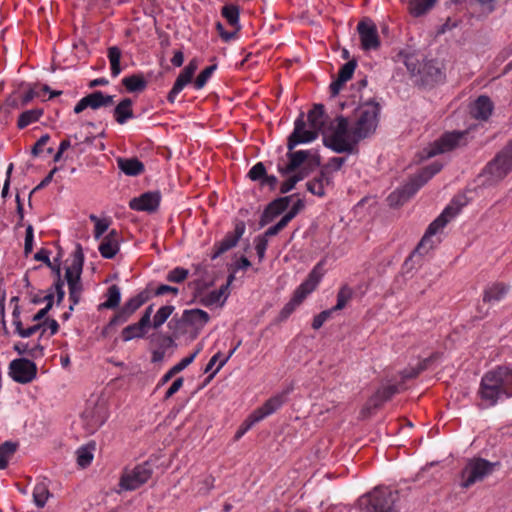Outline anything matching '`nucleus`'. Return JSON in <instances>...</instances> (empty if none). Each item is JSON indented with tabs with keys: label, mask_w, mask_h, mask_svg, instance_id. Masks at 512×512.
<instances>
[{
	"label": "nucleus",
	"mask_w": 512,
	"mask_h": 512,
	"mask_svg": "<svg viewBox=\"0 0 512 512\" xmlns=\"http://www.w3.org/2000/svg\"><path fill=\"white\" fill-rule=\"evenodd\" d=\"M43 113L44 111L42 108H34L24 111L18 117L17 127L19 129L26 128L30 124L37 122L41 118Z\"/></svg>",
	"instance_id": "34"
},
{
	"label": "nucleus",
	"mask_w": 512,
	"mask_h": 512,
	"mask_svg": "<svg viewBox=\"0 0 512 512\" xmlns=\"http://www.w3.org/2000/svg\"><path fill=\"white\" fill-rule=\"evenodd\" d=\"M463 204L457 200H453L442 213L429 224L421 241L417 245L415 252L424 255L433 249L435 242L432 237L441 231L461 210Z\"/></svg>",
	"instance_id": "6"
},
{
	"label": "nucleus",
	"mask_w": 512,
	"mask_h": 512,
	"mask_svg": "<svg viewBox=\"0 0 512 512\" xmlns=\"http://www.w3.org/2000/svg\"><path fill=\"white\" fill-rule=\"evenodd\" d=\"M114 103L112 95H106L101 91H95L81 98L74 107V112L79 114L87 108L97 110L102 107L111 106Z\"/></svg>",
	"instance_id": "15"
},
{
	"label": "nucleus",
	"mask_w": 512,
	"mask_h": 512,
	"mask_svg": "<svg viewBox=\"0 0 512 512\" xmlns=\"http://www.w3.org/2000/svg\"><path fill=\"white\" fill-rule=\"evenodd\" d=\"M18 444L11 441H6L0 445V469H5L9 460L16 452Z\"/></svg>",
	"instance_id": "39"
},
{
	"label": "nucleus",
	"mask_w": 512,
	"mask_h": 512,
	"mask_svg": "<svg viewBox=\"0 0 512 512\" xmlns=\"http://www.w3.org/2000/svg\"><path fill=\"white\" fill-rule=\"evenodd\" d=\"M43 326H45V323H36L35 325H32L28 328H23L22 326L21 329L17 331V334L22 338H28L34 335L35 333L39 332L40 329L43 328Z\"/></svg>",
	"instance_id": "59"
},
{
	"label": "nucleus",
	"mask_w": 512,
	"mask_h": 512,
	"mask_svg": "<svg viewBox=\"0 0 512 512\" xmlns=\"http://www.w3.org/2000/svg\"><path fill=\"white\" fill-rule=\"evenodd\" d=\"M36 374V364L26 358L15 359L9 365V375L18 383H30Z\"/></svg>",
	"instance_id": "11"
},
{
	"label": "nucleus",
	"mask_w": 512,
	"mask_h": 512,
	"mask_svg": "<svg viewBox=\"0 0 512 512\" xmlns=\"http://www.w3.org/2000/svg\"><path fill=\"white\" fill-rule=\"evenodd\" d=\"M149 299V293L142 291L136 296L130 298L122 309L131 317L145 302Z\"/></svg>",
	"instance_id": "35"
},
{
	"label": "nucleus",
	"mask_w": 512,
	"mask_h": 512,
	"mask_svg": "<svg viewBox=\"0 0 512 512\" xmlns=\"http://www.w3.org/2000/svg\"><path fill=\"white\" fill-rule=\"evenodd\" d=\"M304 178V175L301 173L295 174L289 177L286 181H284L280 187V192L282 194L288 193L291 191L295 185Z\"/></svg>",
	"instance_id": "53"
},
{
	"label": "nucleus",
	"mask_w": 512,
	"mask_h": 512,
	"mask_svg": "<svg viewBox=\"0 0 512 512\" xmlns=\"http://www.w3.org/2000/svg\"><path fill=\"white\" fill-rule=\"evenodd\" d=\"M289 390L270 397L265 403L253 411L254 420L261 421L265 417L276 412L286 401Z\"/></svg>",
	"instance_id": "21"
},
{
	"label": "nucleus",
	"mask_w": 512,
	"mask_h": 512,
	"mask_svg": "<svg viewBox=\"0 0 512 512\" xmlns=\"http://www.w3.org/2000/svg\"><path fill=\"white\" fill-rule=\"evenodd\" d=\"M183 383L184 379L182 377L177 378L166 391L164 398H171L175 393H177L182 388Z\"/></svg>",
	"instance_id": "64"
},
{
	"label": "nucleus",
	"mask_w": 512,
	"mask_h": 512,
	"mask_svg": "<svg viewBox=\"0 0 512 512\" xmlns=\"http://www.w3.org/2000/svg\"><path fill=\"white\" fill-rule=\"evenodd\" d=\"M210 317L208 313L201 309L185 310L182 314L181 321L190 327V330L197 335L208 323Z\"/></svg>",
	"instance_id": "20"
},
{
	"label": "nucleus",
	"mask_w": 512,
	"mask_h": 512,
	"mask_svg": "<svg viewBox=\"0 0 512 512\" xmlns=\"http://www.w3.org/2000/svg\"><path fill=\"white\" fill-rule=\"evenodd\" d=\"M257 422L258 421L254 420V414L252 412L237 431L235 438L240 439Z\"/></svg>",
	"instance_id": "60"
},
{
	"label": "nucleus",
	"mask_w": 512,
	"mask_h": 512,
	"mask_svg": "<svg viewBox=\"0 0 512 512\" xmlns=\"http://www.w3.org/2000/svg\"><path fill=\"white\" fill-rule=\"evenodd\" d=\"M333 175H329L327 171H320V174L314 179L306 183L307 190L319 197L325 195V188L333 183Z\"/></svg>",
	"instance_id": "26"
},
{
	"label": "nucleus",
	"mask_w": 512,
	"mask_h": 512,
	"mask_svg": "<svg viewBox=\"0 0 512 512\" xmlns=\"http://www.w3.org/2000/svg\"><path fill=\"white\" fill-rule=\"evenodd\" d=\"M161 196L158 192H146L140 197L133 198L130 201V208L136 211H155L160 203Z\"/></svg>",
	"instance_id": "23"
},
{
	"label": "nucleus",
	"mask_w": 512,
	"mask_h": 512,
	"mask_svg": "<svg viewBox=\"0 0 512 512\" xmlns=\"http://www.w3.org/2000/svg\"><path fill=\"white\" fill-rule=\"evenodd\" d=\"M69 287V300L71 302L69 309L73 310L74 306L77 305L81 298L82 293V284L81 282H77L75 284H71Z\"/></svg>",
	"instance_id": "48"
},
{
	"label": "nucleus",
	"mask_w": 512,
	"mask_h": 512,
	"mask_svg": "<svg viewBox=\"0 0 512 512\" xmlns=\"http://www.w3.org/2000/svg\"><path fill=\"white\" fill-rule=\"evenodd\" d=\"M83 267V255L79 252V255L74 259L73 264L68 267L65 271V278L67 280L68 286L71 284H75L80 281V275Z\"/></svg>",
	"instance_id": "33"
},
{
	"label": "nucleus",
	"mask_w": 512,
	"mask_h": 512,
	"mask_svg": "<svg viewBox=\"0 0 512 512\" xmlns=\"http://www.w3.org/2000/svg\"><path fill=\"white\" fill-rule=\"evenodd\" d=\"M121 235L116 229L110 230L99 244V252L103 258L112 259L120 250Z\"/></svg>",
	"instance_id": "22"
},
{
	"label": "nucleus",
	"mask_w": 512,
	"mask_h": 512,
	"mask_svg": "<svg viewBox=\"0 0 512 512\" xmlns=\"http://www.w3.org/2000/svg\"><path fill=\"white\" fill-rule=\"evenodd\" d=\"M122 84L129 92H139L146 88L147 82L141 74H133L122 79Z\"/></svg>",
	"instance_id": "38"
},
{
	"label": "nucleus",
	"mask_w": 512,
	"mask_h": 512,
	"mask_svg": "<svg viewBox=\"0 0 512 512\" xmlns=\"http://www.w3.org/2000/svg\"><path fill=\"white\" fill-rule=\"evenodd\" d=\"M512 171V140L486 165L485 172L493 181L503 179Z\"/></svg>",
	"instance_id": "8"
},
{
	"label": "nucleus",
	"mask_w": 512,
	"mask_h": 512,
	"mask_svg": "<svg viewBox=\"0 0 512 512\" xmlns=\"http://www.w3.org/2000/svg\"><path fill=\"white\" fill-rule=\"evenodd\" d=\"M291 197L292 196L280 197L272 201L265 209L260 220V225H267L268 223L273 221L275 217L284 212L289 207Z\"/></svg>",
	"instance_id": "24"
},
{
	"label": "nucleus",
	"mask_w": 512,
	"mask_h": 512,
	"mask_svg": "<svg viewBox=\"0 0 512 512\" xmlns=\"http://www.w3.org/2000/svg\"><path fill=\"white\" fill-rule=\"evenodd\" d=\"M174 307L171 305L162 306L154 315L152 323V327L154 329H158L160 326H162L166 320L169 318V316L173 313Z\"/></svg>",
	"instance_id": "44"
},
{
	"label": "nucleus",
	"mask_w": 512,
	"mask_h": 512,
	"mask_svg": "<svg viewBox=\"0 0 512 512\" xmlns=\"http://www.w3.org/2000/svg\"><path fill=\"white\" fill-rule=\"evenodd\" d=\"M50 497V492L45 483H38L33 490V500L37 507L43 508Z\"/></svg>",
	"instance_id": "41"
},
{
	"label": "nucleus",
	"mask_w": 512,
	"mask_h": 512,
	"mask_svg": "<svg viewBox=\"0 0 512 512\" xmlns=\"http://www.w3.org/2000/svg\"><path fill=\"white\" fill-rule=\"evenodd\" d=\"M267 247H268V240L265 239V237L258 236L255 239V250H256L257 256L259 258V261H262L264 259Z\"/></svg>",
	"instance_id": "58"
},
{
	"label": "nucleus",
	"mask_w": 512,
	"mask_h": 512,
	"mask_svg": "<svg viewBox=\"0 0 512 512\" xmlns=\"http://www.w3.org/2000/svg\"><path fill=\"white\" fill-rule=\"evenodd\" d=\"M442 166L439 163H432L431 165L423 168L419 175L425 179V182H427L429 179H431L435 174H437L441 170Z\"/></svg>",
	"instance_id": "57"
},
{
	"label": "nucleus",
	"mask_w": 512,
	"mask_h": 512,
	"mask_svg": "<svg viewBox=\"0 0 512 512\" xmlns=\"http://www.w3.org/2000/svg\"><path fill=\"white\" fill-rule=\"evenodd\" d=\"M357 31L363 50L368 51L376 50L379 48L380 39L378 30L375 23L371 19L365 18L361 20L357 25Z\"/></svg>",
	"instance_id": "12"
},
{
	"label": "nucleus",
	"mask_w": 512,
	"mask_h": 512,
	"mask_svg": "<svg viewBox=\"0 0 512 512\" xmlns=\"http://www.w3.org/2000/svg\"><path fill=\"white\" fill-rule=\"evenodd\" d=\"M287 157L289 159V163L286 165V167H284V168L279 167V171L283 175H286V174H289V173L295 171L306 161H308L309 164H319V156L317 155L316 151H314V150H299V151L289 150V152L287 153Z\"/></svg>",
	"instance_id": "14"
},
{
	"label": "nucleus",
	"mask_w": 512,
	"mask_h": 512,
	"mask_svg": "<svg viewBox=\"0 0 512 512\" xmlns=\"http://www.w3.org/2000/svg\"><path fill=\"white\" fill-rule=\"evenodd\" d=\"M467 132L453 131L443 134L427 151V157L445 153L466 144Z\"/></svg>",
	"instance_id": "9"
},
{
	"label": "nucleus",
	"mask_w": 512,
	"mask_h": 512,
	"mask_svg": "<svg viewBox=\"0 0 512 512\" xmlns=\"http://www.w3.org/2000/svg\"><path fill=\"white\" fill-rule=\"evenodd\" d=\"M404 63L412 75L420 74L422 70H427L435 78L441 75V71L438 68L434 67L431 63H426L422 66L413 55L406 56Z\"/></svg>",
	"instance_id": "31"
},
{
	"label": "nucleus",
	"mask_w": 512,
	"mask_h": 512,
	"mask_svg": "<svg viewBox=\"0 0 512 512\" xmlns=\"http://www.w3.org/2000/svg\"><path fill=\"white\" fill-rule=\"evenodd\" d=\"M201 349H202V347L198 346L191 355L183 358L180 362L175 364L172 367V372H175L177 374V373L181 372L182 370H184L187 366H189L194 361L196 356L200 353Z\"/></svg>",
	"instance_id": "50"
},
{
	"label": "nucleus",
	"mask_w": 512,
	"mask_h": 512,
	"mask_svg": "<svg viewBox=\"0 0 512 512\" xmlns=\"http://www.w3.org/2000/svg\"><path fill=\"white\" fill-rule=\"evenodd\" d=\"M115 120L119 124H124L127 120L133 118L132 100L123 99L113 110Z\"/></svg>",
	"instance_id": "32"
},
{
	"label": "nucleus",
	"mask_w": 512,
	"mask_h": 512,
	"mask_svg": "<svg viewBox=\"0 0 512 512\" xmlns=\"http://www.w3.org/2000/svg\"><path fill=\"white\" fill-rule=\"evenodd\" d=\"M317 138L316 130L306 128V122L304 120V114L301 113L295 121L294 130L288 137L287 148L293 150L296 145L301 143H308Z\"/></svg>",
	"instance_id": "13"
},
{
	"label": "nucleus",
	"mask_w": 512,
	"mask_h": 512,
	"mask_svg": "<svg viewBox=\"0 0 512 512\" xmlns=\"http://www.w3.org/2000/svg\"><path fill=\"white\" fill-rule=\"evenodd\" d=\"M265 174L266 168L262 162L256 163L248 172V176L252 181H262Z\"/></svg>",
	"instance_id": "54"
},
{
	"label": "nucleus",
	"mask_w": 512,
	"mask_h": 512,
	"mask_svg": "<svg viewBox=\"0 0 512 512\" xmlns=\"http://www.w3.org/2000/svg\"><path fill=\"white\" fill-rule=\"evenodd\" d=\"M397 391L398 389L396 385H387L379 388L369 399L367 403L368 408L380 407L385 401L389 400L393 395H395Z\"/></svg>",
	"instance_id": "30"
},
{
	"label": "nucleus",
	"mask_w": 512,
	"mask_h": 512,
	"mask_svg": "<svg viewBox=\"0 0 512 512\" xmlns=\"http://www.w3.org/2000/svg\"><path fill=\"white\" fill-rule=\"evenodd\" d=\"M188 276V271L184 268L177 267L170 271L167 275V280L170 282L180 283Z\"/></svg>",
	"instance_id": "55"
},
{
	"label": "nucleus",
	"mask_w": 512,
	"mask_h": 512,
	"mask_svg": "<svg viewBox=\"0 0 512 512\" xmlns=\"http://www.w3.org/2000/svg\"><path fill=\"white\" fill-rule=\"evenodd\" d=\"M77 463L82 468L89 466L93 460V454L87 447H80L77 452Z\"/></svg>",
	"instance_id": "49"
},
{
	"label": "nucleus",
	"mask_w": 512,
	"mask_h": 512,
	"mask_svg": "<svg viewBox=\"0 0 512 512\" xmlns=\"http://www.w3.org/2000/svg\"><path fill=\"white\" fill-rule=\"evenodd\" d=\"M33 227L32 225H28L26 228V234H25V243H24V252L26 255L32 252L33 250Z\"/></svg>",
	"instance_id": "61"
},
{
	"label": "nucleus",
	"mask_w": 512,
	"mask_h": 512,
	"mask_svg": "<svg viewBox=\"0 0 512 512\" xmlns=\"http://www.w3.org/2000/svg\"><path fill=\"white\" fill-rule=\"evenodd\" d=\"M152 475L150 464L137 465L131 471L125 472L120 480V486L125 490H135L146 483Z\"/></svg>",
	"instance_id": "10"
},
{
	"label": "nucleus",
	"mask_w": 512,
	"mask_h": 512,
	"mask_svg": "<svg viewBox=\"0 0 512 512\" xmlns=\"http://www.w3.org/2000/svg\"><path fill=\"white\" fill-rule=\"evenodd\" d=\"M397 491L390 488H375L359 500V512H398Z\"/></svg>",
	"instance_id": "3"
},
{
	"label": "nucleus",
	"mask_w": 512,
	"mask_h": 512,
	"mask_svg": "<svg viewBox=\"0 0 512 512\" xmlns=\"http://www.w3.org/2000/svg\"><path fill=\"white\" fill-rule=\"evenodd\" d=\"M323 264L324 261L317 263L308 274L307 279L295 290L291 300L280 311L279 318L281 321L286 320L294 312L296 307L317 288L324 275L322 269Z\"/></svg>",
	"instance_id": "5"
},
{
	"label": "nucleus",
	"mask_w": 512,
	"mask_h": 512,
	"mask_svg": "<svg viewBox=\"0 0 512 512\" xmlns=\"http://www.w3.org/2000/svg\"><path fill=\"white\" fill-rule=\"evenodd\" d=\"M130 316L121 308L110 320L108 327L125 323Z\"/></svg>",
	"instance_id": "63"
},
{
	"label": "nucleus",
	"mask_w": 512,
	"mask_h": 512,
	"mask_svg": "<svg viewBox=\"0 0 512 512\" xmlns=\"http://www.w3.org/2000/svg\"><path fill=\"white\" fill-rule=\"evenodd\" d=\"M153 313V305H149L142 317L137 323L128 325L121 332V337L124 342H128L134 338H142L146 334V328L150 326L151 315Z\"/></svg>",
	"instance_id": "18"
},
{
	"label": "nucleus",
	"mask_w": 512,
	"mask_h": 512,
	"mask_svg": "<svg viewBox=\"0 0 512 512\" xmlns=\"http://www.w3.org/2000/svg\"><path fill=\"white\" fill-rule=\"evenodd\" d=\"M244 232V223H237L233 232H228L221 241L214 244L210 256L211 260L217 259L222 254L235 247L240 238L242 237V235L244 234Z\"/></svg>",
	"instance_id": "16"
},
{
	"label": "nucleus",
	"mask_w": 512,
	"mask_h": 512,
	"mask_svg": "<svg viewBox=\"0 0 512 512\" xmlns=\"http://www.w3.org/2000/svg\"><path fill=\"white\" fill-rule=\"evenodd\" d=\"M353 297V290L348 285H343L337 293V303L332 310L339 311L346 307L347 303Z\"/></svg>",
	"instance_id": "43"
},
{
	"label": "nucleus",
	"mask_w": 512,
	"mask_h": 512,
	"mask_svg": "<svg viewBox=\"0 0 512 512\" xmlns=\"http://www.w3.org/2000/svg\"><path fill=\"white\" fill-rule=\"evenodd\" d=\"M198 60L192 59L188 65L178 75L172 89L168 93L167 99L170 103H174L177 95L183 90V88L191 82L196 70L198 69Z\"/></svg>",
	"instance_id": "19"
},
{
	"label": "nucleus",
	"mask_w": 512,
	"mask_h": 512,
	"mask_svg": "<svg viewBox=\"0 0 512 512\" xmlns=\"http://www.w3.org/2000/svg\"><path fill=\"white\" fill-rule=\"evenodd\" d=\"M117 166L128 176H138L144 172V164L137 158H118Z\"/></svg>",
	"instance_id": "29"
},
{
	"label": "nucleus",
	"mask_w": 512,
	"mask_h": 512,
	"mask_svg": "<svg viewBox=\"0 0 512 512\" xmlns=\"http://www.w3.org/2000/svg\"><path fill=\"white\" fill-rule=\"evenodd\" d=\"M437 0H410L409 12L414 17L426 14L435 5Z\"/></svg>",
	"instance_id": "36"
},
{
	"label": "nucleus",
	"mask_w": 512,
	"mask_h": 512,
	"mask_svg": "<svg viewBox=\"0 0 512 512\" xmlns=\"http://www.w3.org/2000/svg\"><path fill=\"white\" fill-rule=\"evenodd\" d=\"M106 298V301L99 305V309H114L118 307L121 300L120 288L115 284L111 285L107 289Z\"/></svg>",
	"instance_id": "37"
},
{
	"label": "nucleus",
	"mask_w": 512,
	"mask_h": 512,
	"mask_svg": "<svg viewBox=\"0 0 512 512\" xmlns=\"http://www.w3.org/2000/svg\"><path fill=\"white\" fill-rule=\"evenodd\" d=\"M221 15L232 27L239 29V8L236 5L229 4L222 7Z\"/></svg>",
	"instance_id": "40"
},
{
	"label": "nucleus",
	"mask_w": 512,
	"mask_h": 512,
	"mask_svg": "<svg viewBox=\"0 0 512 512\" xmlns=\"http://www.w3.org/2000/svg\"><path fill=\"white\" fill-rule=\"evenodd\" d=\"M215 69L216 65H211L206 67L203 71H201V73L197 76L196 80L194 81V87L197 90L202 89L209 80V78L211 77V75L213 74V72L215 71Z\"/></svg>",
	"instance_id": "47"
},
{
	"label": "nucleus",
	"mask_w": 512,
	"mask_h": 512,
	"mask_svg": "<svg viewBox=\"0 0 512 512\" xmlns=\"http://www.w3.org/2000/svg\"><path fill=\"white\" fill-rule=\"evenodd\" d=\"M499 461L491 462L481 457H473L467 460L460 474V486L468 489L478 482L484 481L494 471L499 469Z\"/></svg>",
	"instance_id": "4"
},
{
	"label": "nucleus",
	"mask_w": 512,
	"mask_h": 512,
	"mask_svg": "<svg viewBox=\"0 0 512 512\" xmlns=\"http://www.w3.org/2000/svg\"><path fill=\"white\" fill-rule=\"evenodd\" d=\"M333 312H335V311L332 310V308H331L328 310H324L321 313H319L318 315H316L312 322V328L315 330L320 329L323 326V324L331 317Z\"/></svg>",
	"instance_id": "56"
},
{
	"label": "nucleus",
	"mask_w": 512,
	"mask_h": 512,
	"mask_svg": "<svg viewBox=\"0 0 512 512\" xmlns=\"http://www.w3.org/2000/svg\"><path fill=\"white\" fill-rule=\"evenodd\" d=\"M423 179L419 174L412 177L403 187L392 193L388 200L391 205H401L412 197L424 184Z\"/></svg>",
	"instance_id": "17"
},
{
	"label": "nucleus",
	"mask_w": 512,
	"mask_h": 512,
	"mask_svg": "<svg viewBox=\"0 0 512 512\" xmlns=\"http://www.w3.org/2000/svg\"><path fill=\"white\" fill-rule=\"evenodd\" d=\"M226 286H221L218 290L211 291L205 298L206 305H213L221 301V298L224 296V300L226 299Z\"/></svg>",
	"instance_id": "52"
},
{
	"label": "nucleus",
	"mask_w": 512,
	"mask_h": 512,
	"mask_svg": "<svg viewBox=\"0 0 512 512\" xmlns=\"http://www.w3.org/2000/svg\"><path fill=\"white\" fill-rule=\"evenodd\" d=\"M356 66L357 63L355 60L346 62L338 72L337 78L340 79V82L346 83L348 80H350L353 76Z\"/></svg>",
	"instance_id": "46"
},
{
	"label": "nucleus",
	"mask_w": 512,
	"mask_h": 512,
	"mask_svg": "<svg viewBox=\"0 0 512 512\" xmlns=\"http://www.w3.org/2000/svg\"><path fill=\"white\" fill-rule=\"evenodd\" d=\"M324 144L337 153H351L359 139L353 137L347 118L337 116L324 130Z\"/></svg>",
	"instance_id": "2"
},
{
	"label": "nucleus",
	"mask_w": 512,
	"mask_h": 512,
	"mask_svg": "<svg viewBox=\"0 0 512 512\" xmlns=\"http://www.w3.org/2000/svg\"><path fill=\"white\" fill-rule=\"evenodd\" d=\"M478 406L487 409L512 398V366L498 365L486 371L477 390Z\"/></svg>",
	"instance_id": "1"
},
{
	"label": "nucleus",
	"mask_w": 512,
	"mask_h": 512,
	"mask_svg": "<svg viewBox=\"0 0 512 512\" xmlns=\"http://www.w3.org/2000/svg\"><path fill=\"white\" fill-rule=\"evenodd\" d=\"M290 221H291V216L290 215H284L277 224L269 227L265 231V233L263 235H261V236L265 237V239L268 240V237H272V236L277 235L281 230H283L288 225V223Z\"/></svg>",
	"instance_id": "45"
},
{
	"label": "nucleus",
	"mask_w": 512,
	"mask_h": 512,
	"mask_svg": "<svg viewBox=\"0 0 512 512\" xmlns=\"http://www.w3.org/2000/svg\"><path fill=\"white\" fill-rule=\"evenodd\" d=\"M380 106L375 101H368L357 109V120L352 126L353 137L362 140L375 132L378 124Z\"/></svg>",
	"instance_id": "7"
},
{
	"label": "nucleus",
	"mask_w": 512,
	"mask_h": 512,
	"mask_svg": "<svg viewBox=\"0 0 512 512\" xmlns=\"http://www.w3.org/2000/svg\"><path fill=\"white\" fill-rule=\"evenodd\" d=\"M493 111V103L487 96H479L471 107V115L478 120H487Z\"/></svg>",
	"instance_id": "28"
},
{
	"label": "nucleus",
	"mask_w": 512,
	"mask_h": 512,
	"mask_svg": "<svg viewBox=\"0 0 512 512\" xmlns=\"http://www.w3.org/2000/svg\"><path fill=\"white\" fill-rule=\"evenodd\" d=\"M121 55V50L117 46H112L108 49V58L111 66V75L113 77H117L121 72Z\"/></svg>",
	"instance_id": "42"
},
{
	"label": "nucleus",
	"mask_w": 512,
	"mask_h": 512,
	"mask_svg": "<svg viewBox=\"0 0 512 512\" xmlns=\"http://www.w3.org/2000/svg\"><path fill=\"white\" fill-rule=\"evenodd\" d=\"M345 162V157H332L331 159H329L328 163L321 169V171H327L329 175H333L335 171H338L342 168Z\"/></svg>",
	"instance_id": "51"
},
{
	"label": "nucleus",
	"mask_w": 512,
	"mask_h": 512,
	"mask_svg": "<svg viewBox=\"0 0 512 512\" xmlns=\"http://www.w3.org/2000/svg\"><path fill=\"white\" fill-rule=\"evenodd\" d=\"M509 287L501 282H495L487 286L483 291V302L495 304L501 301L508 293Z\"/></svg>",
	"instance_id": "27"
},
{
	"label": "nucleus",
	"mask_w": 512,
	"mask_h": 512,
	"mask_svg": "<svg viewBox=\"0 0 512 512\" xmlns=\"http://www.w3.org/2000/svg\"><path fill=\"white\" fill-rule=\"evenodd\" d=\"M307 119L311 129L316 130L317 136L319 133L324 135V130H327L329 124H327V115L322 104H315L309 111Z\"/></svg>",
	"instance_id": "25"
},
{
	"label": "nucleus",
	"mask_w": 512,
	"mask_h": 512,
	"mask_svg": "<svg viewBox=\"0 0 512 512\" xmlns=\"http://www.w3.org/2000/svg\"><path fill=\"white\" fill-rule=\"evenodd\" d=\"M110 221L108 219L97 220L94 227V237L99 239L109 228Z\"/></svg>",
	"instance_id": "62"
}]
</instances>
